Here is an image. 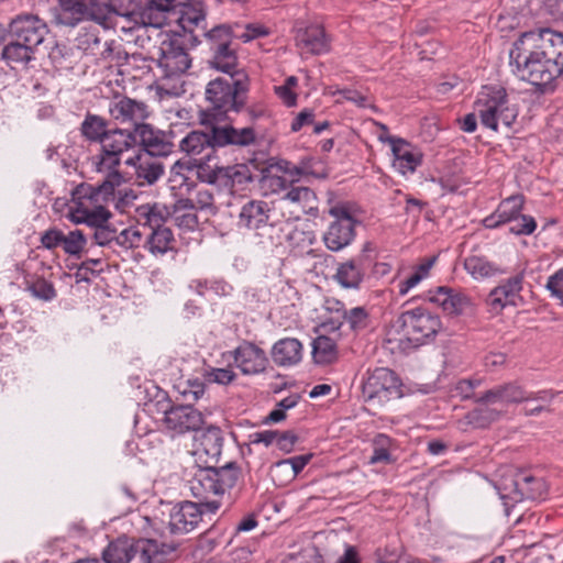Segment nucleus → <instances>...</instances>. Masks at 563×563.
<instances>
[{
  "instance_id": "1",
  "label": "nucleus",
  "mask_w": 563,
  "mask_h": 563,
  "mask_svg": "<svg viewBox=\"0 0 563 563\" xmlns=\"http://www.w3.org/2000/svg\"><path fill=\"white\" fill-rule=\"evenodd\" d=\"M208 132L191 131L179 143V148L187 156L194 158L210 156L216 153L217 147L229 145L245 147L256 143L253 128L236 129L231 124H205Z\"/></svg>"
},
{
  "instance_id": "2",
  "label": "nucleus",
  "mask_w": 563,
  "mask_h": 563,
  "mask_svg": "<svg viewBox=\"0 0 563 563\" xmlns=\"http://www.w3.org/2000/svg\"><path fill=\"white\" fill-rule=\"evenodd\" d=\"M247 90L249 82L245 74L211 80L206 89V96L211 103V108L201 113V124H220L228 112H240L245 106Z\"/></svg>"
},
{
  "instance_id": "3",
  "label": "nucleus",
  "mask_w": 563,
  "mask_h": 563,
  "mask_svg": "<svg viewBox=\"0 0 563 563\" xmlns=\"http://www.w3.org/2000/svg\"><path fill=\"white\" fill-rule=\"evenodd\" d=\"M509 58L514 73L533 86H548L562 75L551 62L542 58L534 48H529L520 37L514 43Z\"/></svg>"
},
{
  "instance_id": "4",
  "label": "nucleus",
  "mask_w": 563,
  "mask_h": 563,
  "mask_svg": "<svg viewBox=\"0 0 563 563\" xmlns=\"http://www.w3.org/2000/svg\"><path fill=\"white\" fill-rule=\"evenodd\" d=\"M473 109L476 111L484 128L495 132L503 128H511L518 117V109L511 104L505 89L485 86L478 92Z\"/></svg>"
},
{
  "instance_id": "5",
  "label": "nucleus",
  "mask_w": 563,
  "mask_h": 563,
  "mask_svg": "<svg viewBox=\"0 0 563 563\" xmlns=\"http://www.w3.org/2000/svg\"><path fill=\"white\" fill-rule=\"evenodd\" d=\"M96 170L104 175L103 180L97 185H81L77 188V197L88 198L95 202H109L115 200V189L123 183V176L119 172L121 157L100 150L92 157Z\"/></svg>"
},
{
  "instance_id": "6",
  "label": "nucleus",
  "mask_w": 563,
  "mask_h": 563,
  "mask_svg": "<svg viewBox=\"0 0 563 563\" xmlns=\"http://www.w3.org/2000/svg\"><path fill=\"white\" fill-rule=\"evenodd\" d=\"M108 202H95L88 198L77 197L76 208L71 211V220L75 223H87L96 227L93 234L97 244L103 246L112 242L117 243L118 232L104 225L111 213L107 210Z\"/></svg>"
},
{
  "instance_id": "7",
  "label": "nucleus",
  "mask_w": 563,
  "mask_h": 563,
  "mask_svg": "<svg viewBox=\"0 0 563 563\" xmlns=\"http://www.w3.org/2000/svg\"><path fill=\"white\" fill-rule=\"evenodd\" d=\"M362 394L366 402L383 406L401 396V383L391 369L377 367L367 373Z\"/></svg>"
},
{
  "instance_id": "8",
  "label": "nucleus",
  "mask_w": 563,
  "mask_h": 563,
  "mask_svg": "<svg viewBox=\"0 0 563 563\" xmlns=\"http://www.w3.org/2000/svg\"><path fill=\"white\" fill-rule=\"evenodd\" d=\"M399 321L404 335L413 346H420L433 339L442 327L440 317L423 308L402 312Z\"/></svg>"
},
{
  "instance_id": "9",
  "label": "nucleus",
  "mask_w": 563,
  "mask_h": 563,
  "mask_svg": "<svg viewBox=\"0 0 563 563\" xmlns=\"http://www.w3.org/2000/svg\"><path fill=\"white\" fill-rule=\"evenodd\" d=\"M555 394L551 390L528 391L516 382L497 385L475 398L476 402L493 404H521L531 401L552 402Z\"/></svg>"
},
{
  "instance_id": "10",
  "label": "nucleus",
  "mask_w": 563,
  "mask_h": 563,
  "mask_svg": "<svg viewBox=\"0 0 563 563\" xmlns=\"http://www.w3.org/2000/svg\"><path fill=\"white\" fill-rule=\"evenodd\" d=\"M220 500L184 501L175 506L169 516L168 527L173 534H186L192 531L207 514H216Z\"/></svg>"
},
{
  "instance_id": "11",
  "label": "nucleus",
  "mask_w": 563,
  "mask_h": 563,
  "mask_svg": "<svg viewBox=\"0 0 563 563\" xmlns=\"http://www.w3.org/2000/svg\"><path fill=\"white\" fill-rule=\"evenodd\" d=\"M529 48H534L542 58L551 62L563 74V33L542 27L523 32L519 36Z\"/></svg>"
},
{
  "instance_id": "12",
  "label": "nucleus",
  "mask_w": 563,
  "mask_h": 563,
  "mask_svg": "<svg viewBox=\"0 0 563 563\" xmlns=\"http://www.w3.org/2000/svg\"><path fill=\"white\" fill-rule=\"evenodd\" d=\"M190 66L191 58L178 40L165 38L162 41L157 56L161 81L179 78Z\"/></svg>"
},
{
  "instance_id": "13",
  "label": "nucleus",
  "mask_w": 563,
  "mask_h": 563,
  "mask_svg": "<svg viewBox=\"0 0 563 563\" xmlns=\"http://www.w3.org/2000/svg\"><path fill=\"white\" fill-rule=\"evenodd\" d=\"M329 213L334 218V221L324 233L323 241L329 250L336 252L353 241L356 221L345 205L331 207Z\"/></svg>"
},
{
  "instance_id": "14",
  "label": "nucleus",
  "mask_w": 563,
  "mask_h": 563,
  "mask_svg": "<svg viewBox=\"0 0 563 563\" xmlns=\"http://www.w3.org/2000/svg\"><path fill=\"white\" fill-rule=\"evenodd\" d=\"M48 29L37 15L20 14L9 23V36L36 49L43 43Z\"/></svg>"
},
{
  "instance_id": "15",
  "label": "nucleus",
  "mask_w": 563,
  "mask_h": 563,
  "mask_svg": "<svg viewBox=\"0 0 563 563\" xmlns=\"http://www.w3.org/2000/svg\"><path fill=\"white\" fill-rule=\"evenodd\" d=\"M205 423L203 413L191 405L173 406L164 416L166 429L175 434L198 431Z\"/></svg>"
},
{
  "instance_id": "16",
  "label": "nucleus",
  "mask_w": 563,
  "mask_h": 563,
  "mask_svg": "<svg viewBox=\"0 0 563 563\" xmlns=\"http://www.w3.org/2000/svg\"><path fill=\"white\" fill-rule=\"evenodd\" d=\"M369 249V243L365 244L363 253L340 263L333 276L334 280L343 288L358 289L372 266V258L365 254Z\"/></svg>"
},
{
  "instance_id": "17",
  "label": "nucleus",
  "mask_w": 563,
  "mask_h": 563,
  "mask_svg": "<svg viewBox=\"0 0 563 563\" xmlns=\"http://www.w3.org/2000/svg\"><path fill=\"white\" fill-rule=\"evenodd\" d=\"M378 139L390 145L394 155L393 167L401 175L413 173L421 165L422 153L406 140L396 136Z\"/></svg>"
},
{
  "instance_id": "18",
  "label": "nucleus",
  "mask_w": 563,
  "mask_h": 563,
  "mask_svg": "<svg viewBox=\"0 0 563 563\" xmlns=\"http://www.w3.org/2000/svg\"><path fill=\"white\" fill-rule=\"evenodd\" d=\"M223 438L217 427H208L195 440L194 455L201 467L217 464L222 452Z\"/></svg>"
},
{
  "instance_id": "19",
  "label": "nucleus",
  "mask_w": 563,
  "mask_h": 563,
  "mask_svg": "<svg viewBox=\"0 0 563 563\" xmlns=\"http://www.w3.org/2000/svg\"><path fill=\"white\" fill-rule=\"evenodd\" d=\"M272 208L267 201L252 199L240 209L238 227L240 229L258 231L267 225H273Z\"/></svg>"
},
{
  "instance_id": "20",
  "label": "nucleus",
  "mask_w": 563,
  "mask_h": 563,
  "mask_svg": "<svg viewBox=\"0 0 563 563\" xmlns=\"http://www.w3.org/2000/svg\"><path fill=\"white\" fill-rule=\"evenodd\" d=\"M111 117L120 123H130L136 133L137 125H146L144 120L148 117L147 106L128 97H122L110 103Z\"/></svg>"
},
{
  "instance_id": "21",
  "label": "nucleus",
  "mask_w": 563,
  "mask_h": 563,
  "mask_svg": "<svg viewBox=\"0 0 563 563\" xmlns=\"http://www.w3.org/2000/svg\"><path fill=\"white\" fill-rule=\"evenodd\" d=\"M179 7V0H147L140 18L145 25L163 27L174 22Z\"/></svg>"
},
{
  "instance_id": "22",
  "label": "nucleus",
  "mask_w": 563,
  "mask_h": 563,
  "mask_svg": "<svg viewBox=\"0 0 563 563\" xmlns=\"http://www.w3.org/2000/svg\"><path fill=\"white\" fill-rule=\"evenodd\" d=\"M234 364L244 375L263 373L268 364L265 352L254 343L245 342L233 351Z\"/></svg>"
},
{
  "instance_id": "23",
  "label": "nucleus",
  "mask_w": 563,
  "mask_h": 563,
  "mask_svg": "<svg viewBox=\"0 0 563 563\" xmlns=\"http://www.w3.org/2000/svg\"><path fill=\"white\" fill-rule=\"evenodd\" d=\"M522 284L523 275L517 274L495 287L487 298L492 310L499 312L506 306H517L518 301L521 300L520 292L522 290Z\"/></svg>"
},
{
  "instance_id": "24",
  "label": "nucleus",
  "mask_w": 563,
  "mask_h": 563,
  "mask_svg": "<svg viewBox=\"0 0 563 563\" xmlns=\"http://www.w3.org/2000/svg\"><path fill=\"white\" fill-rule=\"evenodd\" d=\"M139 552H141L142 561L148 563L150 556L146 554V550L141 548L140 542L121 537L107 545L102 551V560L104 563H130Z\"/></svg>"
},
{
  "instance_id": "25",
  "label": "nucleus",
  "mask_w": 563,
  "mask_h": 563,
  "mask_svg": "<svg viewBox=\"0 0 563 563\" xmlns=\"http://www.w3.org/2000/svg\"><path fill=\"white\" fill-rule=\"evenodd\" d=\"M98 0H58L55 22L66 26H75L92 13Z\"/></svg>"
},
{
  "instance_id": "26",
  "label": "nucleus",
  "mask_w": 563,
  "mask_h": 563,
  "mask_svg": "<svg viewBox=\"0 0 563 563\" xmlns=\"http://www.w3.org/2000/svg\"><path fill=\"white\" fill-rule=\"evenodd\" d=\"M125 164L134 168V177L140 186L155 184L164 174L159 158L148 154H137L125 159Z\"/></svg>"
},
{
  "instance_id": "27",
  "label": "nucleus",
  "mask_w": 563,
  "mask_h": 563,
  "mask_svg": "<svg viewBox=\"0 0 563 563\" xmlns=\"http://www.w3.org/2000/svg\"><path fill=\"white\" fill-rule=\"evenodd\" d=\"M139 136L141 144L144 147L142 154H148L152 157L167 156L173 151V143L168 140L167 135L158 130H154L150 124L137 125L135 137Z\"/></svg>"
},
{
  "instance_id": "28",
  "label": "nucleus",
  "mask_w": 563,
  "mask_h": 563,
  "mask_svg": "<svg viewBox=\"0 0 563 563\" xmlns=\"http://www.w3.org/2000/svg\"><path fill=\"white\" fill-rule=\"evenodd\" d=\"M525 205L522 195H512L498 205L495 212L483 220L485 228L495 229L518 219Z\"/></svg>"
},
{
  "instance_id": "29",
  "label": "nucleus",
  "mask_w": 563,
  "mask_h": 563,
  "mask_svg": "<svg viewBox=\"0 0 563 563\" xmlns=\"http://www.w3.org/2000/svg\"><path fill=\"white\" fill-rule=\"evenodd\" d=\"M296 45L303 54L319 55L329 51V41L321 25H309L299 30L296 35Z\"/></svg>"
},
{
  "instance_id": "30",
  "label": "nucleus",
  "mask_w": 563,
  "mask_h": 563,
  "mask_svg": "<svg viewBox=\"0 0 563 563\" xmlns=\"http://www.w3.org/2000/svg\"><path fill=\"white\" fill-rule=\"evenodd\" d=\"M302 350V344L298 339L284 338L274 343L271 357L275 365L290 367L301 362Z\"/></svg>"
},
{
  "instance_id": "31",
  "label": "nucleus",
  "mask_w": 563,
  "mask_h": 563,
  "mask_svg": "<svg viewBox=\"0 0 563 563\" xmlns=\"http://www.w3.org/2000/svg\"><path fill=\"white\" fill-rule=\"evenodd\" d=\"M429 300L440 306L449 314H460L468 305V299L461 291L440 286L429 291Z\"/></svg>"
},
{
  "instance_id": "32",
  "label": "nucleus",
  "mask_w": 563,
  "mask_h": 563,
  "mask_svg": "<svg viewBox=\"0 0 563 563\" xmlns=\"http://www.w3.org/2000/svg\"><path fill=\"white\" fill-rule=\"evenodd\" d=\"M174 22L177 23L185 33H194L197 29H200L203 33L207 29L206 10L200 2L191 4L180 3Z\"/></svg>"
},
{
  "instance_id": "33",
  "label": "nucleus",
  "mask_w": 563,
  "mask_h": 563,
  "mask_svg": "<svg viewBox=\"0 0 563 563\" xmlns=\"http://www.w3.org/2000/svg\"><path fill=\"white\" fill-rule=\"evenodd\" d=\"M35 51L36 49L32 48L27 44L19 42L15 38H10V41L2 47L0 58L12 69L16 67H25L35 58Z\"/></svg>"
},
{
  "instance_id": "34",
  "label": "nucleus",
  "mask_w": 563,
  "mask_h": 563,
  "mask_svg": "<svg viewBox=\"0 0 563 563\" xmlns=\"http://www.w3.org/2000/svg\"><path fill=\"white\" fill-rule=\"evenodd\" d=\"M514 487L520 498L532 500L543 498L548 493L543 478L536 477L526 472L516 474Z\"/></svg>"
},
{
  "instance_id": "35",
  "label": "nucleus",
  "mask_w": 563,
  "mask_h": 563,
  "mask_svg": "<svg viewBox=\"0 0 563 563\" xmlns=\"http://www.w3.org/2000/svg\"><path fill=\"white\" fill-rule=\"evenodd\" d=\"M135 135L126 130H111L100 142L101 150L119 157L133 148L135 145Z\"/></svg>"
},
{
  "instance_id": "36",
  "label": "nucleus",
  "mask_w": 563,
  "mask_h": 563,
  "mask_svg": "<svg viewBox=\"0 0 563 563\" xmlns=\"http://www.w3.org/2000/svg\"><path fill=\"white\" fill-rule=\"evenodd\" d=\"M190 489L199 501L219 500L220 492L216 481L210 474V467H202L195 478L191 481Z\"/></svg>"
},
{
  "instance_id": "37",
  "label": "nucleus",
  "mask_w": 563,
  "mask_h": 563,
  "mask_svg": "<svg viewBox=\"0 0 563 563\" xmlns=\"http://www.w3.org/2000/svg\"><path fill=\"white\" fill-rule=\"evenodd\" d=\"M175 238L169 228L150 231L144 240V247L154 256H161L175 250Z\"/></svg>"
},
{
  "instance_id": "38",
  "label": "nucleus",
  "mask_w": 563,
  "mask_h": 563,
  "mask_svg": "<svg viewBox=\"0 0 563 563\" xmlns=\"http://www.w3.org/2000/svg\"><path fill=\"white\" fill-rule=\"evenodd\" d=\"M210 474H212L220 495L222 496L227 490L236 485L241 477V468L235 462L227 463L220 467L212 464L210 465Z\"/></svg>"
},
{
  "instance_id": "39",
  "label": "nucleus",
  "mask_w": 563,
  "mask_h": 563,
  "mask_svg": "<svg viewBox=\"0 0 563 563\" xmlns=\"http://www.w3.org/2000/svg\"><path fill=\"white\" fill-rule=\"evenodd\" d=\"M283 199L298 205L303 213H312L317 210L316 194L308 187L290 186L283 195Z\"/></svg>"
},
{
  "instance_id": "40",
  "label": "nucleus",
  "mask_w": 563,
  "mask_h": 563,
  "mask_svg": "<svg viewBox=\"0 0 563 563\" xmlns=\"http://www.w3.org/2000/svg\"><path fill=\"white\" fill-rule=\"evenodd\" d=\"M212 52L213 57L211 60V65L214 68L228 74V76L243 74L242 71H239L236 69L238 57L234 48H232L231 46H221V48L214 49Z\"/></svg>"
},
{
  "instance_id": "41",
  "label": "nucleus",
  "mask_w": 563,
  "mask_h": 563,
  "mask_svg": "<svg viewBox=\"0 0 563 563\" xmlns=\"http://www.w3.org/2000/svg\"><path fill=\"white\" fill-rule=\"evenodd\" d=\"M81 134L91 142H101L110 132L106 119L88 113L80 126Z\"/></svg>"
},
{
  "instance_id": "42",
  "label": "nucleus",
  "mask_w": 563,
  "mask_h": 563,
  "mask_svg": "<svg viewBox=\"0 0 563 563\" xmlns=\"http://www.w3.org/2000/svg\"><path fill=\"white\" fill-rule=\"evenodd\" d=\"M312 356L318 364H330L336 360L338 350L333 339L320 335L312 343Z\"/></svg>"
},
{
  "instance_id": "43",
  "label": "nucleus",
  "mask_w": 563,
  "mask_h": 563,
  "mask_svg": "<svg viewBox=\"0 0 563 563\" xmlns=\"http://www.w3.org/2000/svg\"><path fill=\"white\" fill-rule=\"evenodd\" d=\"M220 186L233 189L251 180V175L245 165H232L221 167Z\"/></svg>"
},
{
  "instance_id": "44",
  "label": "nucleus",
  "mask_w": 563,
  "mask_h": 563,
  "mask_svg": "<svg viewBox=\"0 0 563 563\" xmlns=\"http://www.w3.org/2000/svg\"><path fill=\"white\" fill-rule=\"evenodd\" d=\"M197 177L203 183L218 184L220 186V170L222 166H218L216 153L209 158L199 157L195 159Z\"/></svg>"
},
{
  "instance_id": "45",
  "label": "nucleus",
  "mask_w": 563,
  "mask_h": 563,
  "mask_svg": "<svg viewBox=\"0 0 563 563\" xmlns=\"http://www.w3.org/2000/svg\"><path fill=\"white\" fill-rule=\"evenodd\" d=\"M203 35L210 42L211 51L219 49L221 46H231L232 41L235 40V27L221 24L205 31Z\"/></svg>"
},
{
  "instance_id": "46",
  "label": "nucleus",
  "mask_w": 563,
  "mask_h": 563,
  "mask_svg": "<svg viewBox=\"0 0 563 563\" xmlns=\"http://www.w3.org/2000/svg\"><path fill=\"white\" fill-rule=\"evenodd\" d=\"M372 445L373 454L369 457V464H390L394 462L390 454V449L393 446L391 438L384 433H379L373 439Z\"/></svg>"
},
{
  "instance_id": "47",
  "label": "nucleus",
  "mask_w": 563,
  "mask_h": 563,
  "mask_svg": "<svg viewBox=\"0 0 563 563\" xmlns=\"http://www.w3.org/2000/svg\"><path fill=\"white\" fill-rule=\"evenodd\" d=\"M464 268L475 279H483L496 274L497 268L482 256L471 255L464 261Z\"/></svg>"
},
{
  "instance_id": "48",
  "label": "nucleus",
  "mask_w": 563,
  "mask_h": 563,
  "mask_svg": "<svg viewBox=\"0 0 563 563\" xmlns=\"http://www.w3.org/2000/svg\"><path fill=\"white\" fill-rule=\"evenodd\" d=\"M167 213L166 208L158 205L143 206L140 210V217L144 220V229L147 228L150 231H153L158 228H166L164 222Z\"/></svg>"
},
{
  "instance_id": "49",
  "label": "nucleus",
  "mask_w": 563,
  "mask_h": 563,
  "mask_svg": "<svg viewBox=\"0 0 563 563\" xmlns=\"http://www.w3.org/2000/svg\"><path fill=\"white\" fill-rule=\"evenodd\" d=\"M26 290L33 297L43 301H51L57 296L54 285L42 277L27 282Z\"/></svg>"
},
{
  "instance_id": "50",
  "label": "nucleus",
  "mask_w": 563,
  "mask_h": 563,
  "mask_svg": "<svg viewBox=\"0 0 563 563\" xmlns=\"http://www.w3.org/2000/svg\"><path fill=\"white\" fill-rule=\"evenodd\" d=\"M343 320L351 330L358 332L366 329L369 324V313L364 307H354L343 311Z\"/></svg>"
},
{
  "instance_id": "51",
  "label": "nucleus",
  "mask_w": 563,
  "mask_h": 563,
  "mask_svg": "<svg viewBox=\"0 0 563 563\" xmlns=\"http://www.w3.org/2000/svg\"><path fill=\"white\" fill-rule=\"evenodd\" d=\"M144 232L137 227H129L118 233L117 244L124 249L144 246Z\"/></svg>"
},
{
  "instance_id": "52",
  "label": "nucleus",
  "mask_w": 563,
  "mask_h": 563,
  "mask_svg": "<svg viewBox=\"0 0 563 563\" xmlns=\"http://www.w3.org/2000/svg\"><path fill=\"white\" fill-rule=\"evenodd\" d=\"M86 244V239L80 230L70 231L67 235L64 234L62 243L63 250L69 255L79 254Z\"/></svg>"
},
{
  "instance_id": "53",
  "label": "nucleus",
  "mask_w": 563,
  "mask_h": 563,
  "mask_svg": "<svg viewBox=\"0 0 563 563\" xmlns=\"http://www.w3.org/2000/svg\"><path fill=\"white\" fill-rule=\"evenodd\" d=\"M537 229V221L533 217L520 214L518 219L510 222L509 232L516 235H530Z\"/></svg>"
},
{
  "instance_id": "54",
  "label": "nucleus",
  "mask_w": 563,
  "mask_h": 563,
  "mask_svg": "<svg viewBox=\"0 0 563 563\" xmlns=\"http://www.w3.org/2000/svg\"><path fill=\"white\" fill-rule=\"evenodd\" d=\"M545 289L552 298L559 300L560 305L563 306V267L549 276Z\"/></svg>"
},
{
  "instance_id": "55",
  "label": "nucleus",
  "mask_w": 563,
  "mask_h": 563,
  "mask_svg": "<svg viewBox=\"0 0 563 563\" xmlns=\"http://www.w3.org/2000/svg\"><path fill=\"white\" fill-rule=\"evenodd\" d=\"M498 411L494 409H475L467 415L471 423L477 428H485L498 418Z\"/></svg>"
},
{
  "instance_id": "56",
  "label": "nucleus",
  "mask_w": 563,
  "mask_h": 563,
  "mask_svg": "<svg viewBox=\"0 0 563 563\" xmlns=\"http://www.w3.org/2000/svg\"><path fill=\"white\" fill-rule=\"evenodd\" d=\"M213 196L209 190H198L196 201H192L191 199L186 200H179V203L183 205L185 208H199V209H206L213 205Z\"/></svg>"
},
{
  "instance_id": "57",
  "label": "nucleus",
  "mask_w": 563,
  "mask_h": 563,
  "mask_svg": "<svg viewBox=\"0 0 563 563\" xmlns=\"http://www.w3.org/2000/svg\"><path fill=\"white\" fill-rule=\"evenodd\" d=\"M63 241L64 233L56 228L48 229L41 235V244L47 250H54L62 246Z\"/></svg>"
},
{
  "instance_id": "58",
  "label": "nucleus",
  "mask_w": 563,
  "mask_h": 563,
  "mask_svg": "<svg viewBox=\"0 0 563 563\" xmlns=\"http://www.w3.org/2000/svg\"><path fill=\"white\" fill-rule=\"evenodd\" d=\"M312 454L297 455L287 460H283L276 464L277 467L291 466L292 477H296L303 467L310 462Z\"/></svg>"
},
{
  "instance_id": "59",
  "label": "nucleus",
  "mask_w": 563,
  "mask_h": 563,
  "mask_svg": "<svg viewBox=\"0 0 563 563\" xmlns=\"http://www.w3.org/2000/svg\"><path fill=\"white\" fill-rule=\"evenodd\" d=\"M235 373L230 368H212L207 373V379L222 385L230 384L235 378Z\"/></svg>"
},
{
  "instance_id": "60",
  "label": "nucleus",
  "mask_w": 563,
  "mask_h": 563,
  "mask_svg": "<svg viewBox=\"0 0 563 563\" xmlns=\"http://www.w3.org/2000/svg\"><path fill=\"white\" fill-rule=\"evenodd\" d=\"M276 437H278L277 430H264L251 433L249 439L252 444H264L265 446H269L275 443Z\"/></svg>"
},
{
  "instance_id": "61",
  "label": "nucleus",
  "mask_w": 563,
  "mask_h": 563,
  "mask_svg": "<svg viewBox=\"0 0 563 563\" xmlns=\"http://www.w3.org/2000/svg\"><path fill=\"white\" fill-rule=\"evenodd\" d=\"M262 184L264 188L271 189L273 192H286L290 188L286 178L276 175L264 177Z\"/></svg>"
},
{
  "instance_id": "62",
  "label": "nucleus",
  "mask_w": 563,
  "mask_h": 563,
  "mask_svg": "<svg viewBox=\"0 0 563 563\" xmlns=\"http://www.w3.org/2000/svg\"><path fill=\"white\" fill-rule=\"evenodd\" d=\"M267 32L262 26H255L253 24H247L242 32H239L235 29V40H241L246 43L260 36L266 35Z\"/></svg>"
},
{
  "instance_id": "63",
  "label": "nucleus",
  "mask_w": 563,
  "mask_h": 563,
  "mask_svg": "<svg viewBox=\"0 0 563 563\" xmlns=\"http://www.w3.org/2000/svg\"><path fill=\"white\" fill-rule=\"evenodd\" d=\"M111 5L118 15L126 18L133 16L137 8L133 0H113Z\"/></svg>"
},
{
  "instance_id": "64",
  "label": "nucleus",
  "mask_w": 563,
  "mask_h": 563,
  "mask_svg": "<svg viewBox=\"0 0 563 563\" xmlns=\"http://www.w3.org/2000/svg\"><path fill=\"white\" fill-rule=\"evenodd\" d=\"M297 440V435L290 431H278L275 443L282 451L290 452Z\"/></svg>"
}]
</instances>
